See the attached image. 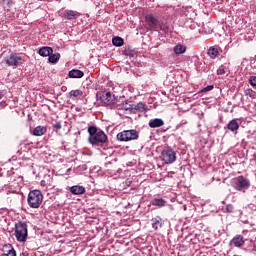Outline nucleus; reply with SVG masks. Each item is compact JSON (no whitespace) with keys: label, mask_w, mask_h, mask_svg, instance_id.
Wrapping results in <instances>:
<instances>
[{"label":"nucleus","mask_w":256,"mask_h":256,"mask_svg":"<svg viewBox=\"0 0 256 256\" xmlns=\"http://www.w3.org/2000/svg\"><path fill=\"white\" fill-rule=\"evenodd\" d=\"M89 138L88 141L91 145H105L107 143V134L102 130H97L95 126L88 127Z\"/></svg>","instance_id":"f257e3e1"},{"label":"nucleus","mask_w":256,"mask_h":256,"mask_svg":"<svg viewBox=\"0 0 256 256\" xmlns=\"http://www.w3.org/2000/svg\"><path fill=\"white\" fill-rule=\"evenodd\" d=\"M27 201L31 209H39L43 203V194L39 190H32L28 194Z\"/></svg>","instance_id":"f03ea898"},{"label":"nucleus","mask_w":256,"mask_h":256,"mask_svg":"<svg viewBox=\"0 0 256 256\" xmlns=\"http://www.w3.org/2000/svg\"><path fill=\"white\" fill-rule=\"evenodd\" d=\"M117 141H121L122 143H127L129 141H136L139 139V132L137 130H123L119 132L116 136Z\"/></svg>","instance_id":"7ed1b4c3"},{"label":"nucleus","mask_w":256,"mask_h":256,"mask_svg":"<svg viewBox=\"0 0 256 256\" xmlns=\"http://www.w3.org/2000/svg\"><path fill=\"white\" fill-rule=\"evenodd\" d=\"M28 230L27 223L18 222L15 225V237L19 243H25L27 241Z\"/></svg>","instance_id":"20e7f679"},{"label":"nucleus","mask_w":256,"mask_h":256,"mask_svg":"<svg viewBox=\"0 0 256 256\" xmlns=\"http://www.w3.org/2000/svg\"><path fill=\"white\" fill-rule=\"evenodd\" d=\"M233 187L236 191H242L245 193L249 187H251V181L244 176H238L233 181Z\"/></svg>","instance_id":"39448f33"},{"label":"nucleus","mask_w":256,"mask_h":256,"mask_svg":"<svg viewBox=\"0 0 256 256\" xmlns=\"http://www.w3.org/2000/svg\"><path fill=\"white\" fill-rule=\"evenodd\" d=\"M161 159L166 165H171L177 161V153L170 147L164 148L161 152Z\"/></svg>","instance_id":"423d86ee"},{"label":"nucleus","mask_w":256,"mask_h":256,"mask_svg":"<svg viewBox=\"0 0 256 256\" xmlns=\"http://www.w3.org/2000/svg\"><path fill=\"white\" fill-rule=\"evenodd\" d=\"M145 21L150 31H159V19L155 18L153 14H147L145 16Z\"/></svg>","instance_id":"0eeeda50"},{"label":"nucleus","mask_w":256,"mask_h":256,"mask_svg":"<svg viewBox=\"0 0 256 256\" xmlns=\"http://www.w3.org/2000/svg\"><path fill=\"white\" fill-rule=\"evenodd\" d=\"M5 61L9 67H17L23 63V58L19 54H10Z\"/></svg>","instance_id":"6e6552de"},{"label":"nucleus","mask_w":256,"mask_h":256,"mask_svg":"<svg viewBox=\"0 0 256 256\" xmlns=\"http://www.w3.org/2000/svg\"><path fill=\"white\" fill-rule=\"evenodd\" d=\"M246 241H247V239H245V237H243V235L237 234L231 239L230 245L233 247L241 248L245 245Z\"/></svg>","instance_id":"1a4fd4ad"},{"label":"nucleus","mask_w":256,"mask_h":256,"mask_svg":"<svg viewBox=\"0 0 256 256\" xmlns=\"http://www.w3.org/2000/svg\"><path fill=\"white\" fill-rule=\"evenodd\" d=\"M148 125L151 129H157V127H163V125H165V121L161 118H155L151 119Z\"/></svg>","instance_id":"9d476101"},{"label":"nucleus","mask_w":256,"mask_h":256,"mask_svg":"<svg viewBox=\"0 0 256 256\" xmlns=\"http://www.w3.org/2000/svg\"><path fill=\"white\" fill-rule=\"evenodd\" d=\"M84 75L85 73H83V71L77 69H72L68 72V77H70V79H81Z\"/></svg>","instance_id":"9b49d317"},{"label":"nucleus","mask_w":256,"mask_h":256,"mask_svg":"<svg viewBox=\"0 0 256 256\" xmlns=\"http://www.w3.org/2000/svg\"><path fill=\"white\" fill-rule=\"evenodd\" d=\"M221 53V48L219 46H211L208 49V55L211 59H217V56Z\"/></svg>","instance_id":"f8f14e48"},{"label":"nucleus","mask_w":256,"mask_h":256,"mask_svg":"<svg viewBox=\"0 0 256 256\" xmlns=\"http://www.w3.org/2000/svg\"><path fill=\"white\" fill-rule=\"evenodd\" d=\"M70 193H72V195H83V193H85V187L74 185L70 187Z\"/></svg>","instance_id":"ddd939ff"},{"label":"nucleus","mask_w":256,"mask_h":256,"mask_svg":"<svg viewBox=\"0 0 256 256\" xmlns=\"http://www.w3.org/2000/svg\"><path fill=\"white\" fill-rule=\"evenodd\" d=\"M152 227L157 231V229H161L163 227V219L161 217L156 216L155 218H152Z\"/></svg>","instance_id":"4468645a"},{"label":"nucleus","mask_w":256,"mask_h":256,"mask_svg":"<svg viewBox=\"0 0 256 256\" xmlns=\"http://www.w3.org/2000/svg\"><path fill=\"white\" fill-rule=\"evenodd\" d=\"M102 101L106 105H111L113 101H115V96L111 94V92H106L105 95L102 97Z\"/></svg>","instance_id":"2eb2a0df"},{"label":"nucleus","mask_w":256,"mask_h":256,"mask_svg":"<svg viewBox=\"0 0 256 256\" xmlns=\"http://www.w3.org/2000/svg\"><path fill=\"white\" fill-rule=\"evenodd\" d=\"M38 53H39V55H41V57H49V55H51L53 53V48L42 47L39 49Z\"/></svg>","instance_id":"dca6fc26"},{"label":"nucleus","mask_w":256,"mask_h":256,"mask_svg":"<svg viewBox=\"0 0 256 256\" xmlns=\"http://www.w3.org/2000/svg\"><path fill=\"white\" fill-rule=\"evenodd\" d=\"M64 15L66 19H68L69 21H73V19H77V17H79V12L73 10H66Z\"/></svg>","instance_id":"f3484780"},{"label":"nucleus","mask_w":256,"mask_h":256,"mask_svg":"<svg viewBox=\"0 0 256 256\" xmlns=\"http://www.w3.org/2000/svg\"><path fill=\"white\" fill-rule=\"evenodd\" d=\"M227 129H229V131H232V132L237 131L239 129V122H237V119L231 120L227 124Z\"/></svg>","instance_id":"a211bd4d"},{"label":"nucleus","mask_w":256,"mask_h":256,"mask_svg":"<svg viewBox=\"0 0 256 256\" xmlns=\"http://www.w3.org/2000/svg\"><path fill=\"white\" fill-rule=\"evenodd\" d=\"M47 131V129H45V127L43 126H37L36 128H34L33 130V135L35 137H41V135H45V132Z\"/></svg>","instance_id":"6ab92c4d"},{"label":"nucleus","mask_w":256,"mask_h":256,"mask_svg":"<svg viewBox=\"0 0 256 256\" xmlns=\"http://www.w3.org/2000/svg\"><path fill=\"white\" fill-rule=\"evenodd\" d=\"M175 55H183L187 51V48L181 44H178L173 49Z\"/></svg>","instance_id":"aec40b11"},{"label":"nucleus","mask_w":256,"mask_h":256,"mask_svg":"<svg viewBox=\"0 0 256 256\" xmlns=\"http://www.w3.org/2000/svg\"><path fill=\"white\" fill-rule=\"evenodd\" d=\"M165 203L167 202L162 198H155L152 201V205H155L156 207H165Z\"/></svg>","instance_id":"412c9836"},{"label":"nucleus","mask_w":256,"mask_h":256,"mask_svg":"<svg viewBox=\"0 0 256 256\" xmlns=\"http://www.w3.org/2000/svg\"><path fill=\"white\" fill-rule=\"evenodd\" d=\"M59 59H61V54H59V53L53 54L52 53L49 55L48 61L50 63H57V61H59Z\"/></svg>","instance_id":"4be33fe9"},{"label":"nucleus","mask_w":256,"mask_h":256,"mask_svg":"<svg viewBox=\"0 0 256 256\" xmlns=\"http://www.w3.org/2000/svg\"><path fill=\"white\" fill-rule=\"evenodd\" d=\"M123 43H124L123 38H121L119 36L112 39V44L115 47H122Z\"/></svg>","instance_id":"5701e85b"},{"label":"nucleus","mask_w":256,"mask_h":256,"mask_svg":"<svg viewBox=\"0 0 256 256\" xmlns=\"http://www.w3.org/2000/svg\"><path fill=\"white\" fill-rule=\"evenodd\" d=\"M158 29L167 33L169 31V25L167 23H158Z\"/></svg>","instance_id":"b1692460"},{"label":"nucleus","mask_w":256,"mask_h":256,"mask_svg":"<svg viewBox=\"0 0 256 256\" xmlns=\"http://www.w3.org/2000/svg\"><path fill=\"white\" fill-rule=\"evenodd\" d=\"M135 109L138 111H146L147 110V105H145L143 102H139L136 106Z\"/></svg>","instance_id":"393cba45"},{"label":"nucleus","mask_w":256,"mask_h":256,"mask_svg":"<svg viewBox=\"0 0 256 256\" xmlns=\"http://www.w3.org/2000/svg\"><path fill=\"white\" fill-rule=\"evenodd\" d=\"M122 109H124V111H131V109H133V106L131 105V102H124L122 104Z\"/></svg>","instance_id":"a878e982"},{"label":"nucleus","mask_w":256,"mask_h":256,"mask_svg":"<svg viewBox=\"0 0 256 256\" xmlns=\"http://www.w3.org/2000/svg\"><path fill=\"white\" fill-rule=\"evenodd\" d=\"M81 95H83V92H81V90L70 91V97H81Z\"/></svg>","instance_id":"bb28decb"},{"label":"nucleus","mask_w":256,"mask_h":256,"mask_svg":"<svg viewBox=\"0 0 256 256\" xmlns=\"http://www.w3.org/2000/svg\"><path fill=\"white\" fill-rule=\"evenodd\" d=\"M213 89H214L213 85H208L202 89V93H207V91H213Z\"/></svg>","instance_id":"cd10ccee"},{"label":"nucleus","mask_w":256,"mask_h":256,"mask_svg":"<svg viewBox=\"0 0 256 256\" xmlns=\"http://www.w3.org/2000/svg\"><path fill=\"white\" fill-rule=\"evenodd\" d=\"M5 256H17V252L14 248H11L10 250H8V253L5 254Z\"/></svg>","instance_id":"c85d7f7f"},{"label":"nucleus","mask_w":256,"mask_h":256,"mask_svg":"<svg viewBox=\"0 0 256 256\" xmlns=\"http://www.w3.org/2000/svg\"><path fill=\"white\" fill-rule=\"evenodd\" d=\"M250 85H252V87H256V77L255 76H251L249 79Z\"/></svg>","instance_id":"c756f323"},{"label":"nucleus","mask_w":256,"mask_h":256,"mask_svg":"<svg viewBox=\"0 0 256 256\" xmlns=\"http://www.w3.org/2000/svg\"><path fill=\"white\" fill-rule=\"evenodd\" d=\"M217 75H225V67L220 66L217 70Z\"/></svg>","instance_id":"7c9ffc66"},{"label":"nucleus","mask_w":256,"mask_h":256,"mask_svg":"<svg viewBox=\"0 0 256 256\" xmlns=\"http://www.w3.org/2000/svg\"><path fill=\"white\" fill-rule=\"evenodd\" d=\"M233 206L231 204L226 205L225 211L226 213H233Z\"/></svg>","instance_id":"2f4dec72"},{"label":"nucleus","mask_w":256,"mask_h":256,"mask_svg":"<svg viewBox=\"0 0 256 256\" xmlns=\"http://www.w3.org/2000/svg\"><path fill=\"white\" fill-rule=\"evenodd\" d=\"M245 93H246V95H248L249 97H252L253 96V90H251V89H246L245 90Z\"/></svg>","instance_id":"473e14b6"},{"label":"nucleus","mask_w":256,"mask_h":256,"mask_svg":"<svg viewBox=\"0 0 256 256\" xmlns=\"http://www.w3.org/2000/svg\"><path fill=\"white\" fill-rule=\"evenodd\" d=\"M54 127H55V129H58V130L61 129V123H59V122L56 123V124L54 125Z\"/></svg>","instance_id":"72a5a7b5"},{"label":"nucleus","mask_w":256,"mask_h":256,"mask_svg":"<svg viewBox=\"0 0 256 256\" xmlns=\"http://www.w3.org/2000/svg\"><path fill=\"white\" fill-rule=\"evenodd\" d=\"M3 97V93L0 92V99Z\"/></svg>","instance_id":"f704fd0d"}]
</instances>
